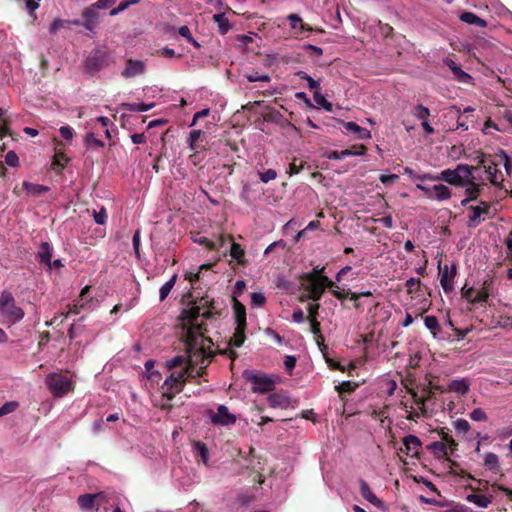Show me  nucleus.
I'll return each instance as SVG.
<instances>
[{"instance_id":"nucleus-62","label":"nucleus","mask_w":512,"mask_h":512,"mask_svg":"<svg viewBox=\"0 0 512 512\" xmlns=\"http://www.w3.org/2000/svg\"><path fill=\"white\" fill-rule=\"evenodd\" d=\"M251 303L253 306L262 307L266 303V297L261 292H253L251 294Z\"/></svg>"},{"instance_id":"nucleus-33","label":"nucleus","mask_w":512,"mask_h":512,"mask_svg":"<svg viewBox=\"0 0 512 512\" xmlns=\"http://www.w3.org/2000/svg\"><path fill=\"white\" fill-rule=\"evenodd\" d=\"M210 363V360H208L205 364L198 365L195 368H184L187 378L195 379L203 377L206 374V369Z\"/></svg>"},{"instance_id":"nucleus-18","label":"nucleus","mask_w":512,"mask_h":512,"mask_svg":"<svg viewBox=\"0 0 512 512\" xmlns=\"http://www.w3.org/2000/svg\"><path fill=\"white\" fill-rule=\"evenodd\" d=\"M360 484V494L364 499H366L368 502L376 506L377 508L383 507V501L380 500L370 489L369 485L366 481L363 479L359 480Z\"/></svg>"},{"instance_id":"nucleus-24","label":"nucleus","mask_w":512,"mask_h":512,"mask_svg":"<svg viewBox=\"0 0 512 512\" xmlns=\"http://www.w3.org/2000/svg\"><path fill=\"white\" fill-rule=\"evenodd\" d=\"M97 496V494H83L78 497L77 502L82 510L92 511L97 509L95 504Z\"/></svg>"},{"instance_id":"nucleus-15","label":"nucleus","mask_w":512,"mask_h":512,"mask_svg":"<svg viewBox=\"0 0 512 512\" xmlns=\"http://www.w3.org/2000/svg\"><path fill=\"white\" fill-rule=\"evenodd\" d=\"M146 71V65L141 60L128 59L126 63L125 69L122 71L121 75L124 78H133L138 75L144 74Z\"/></svg>"},{"instance_id":"nucleus-5","label":"nucleus","mask_w":512,"mask_h":512,"mask_svg":"<svg viewBox=\"0 0 512 512\" xmlns=\"http://www.w3.org/2000/svg\"><path fill=\"white\" fill-rule=\"evenodd\" d=\"M243 377L253 385V392L263 394L271 392L275 388V381L265 374H257L255 371L245 370Z\"/></svg>"},{"instance_id":"nucleus-19","label":"nucleus","mask_w":512,"mask_h":512,"mask_svg":"<svg viewBox=\"0 0 512 512\" xmlns=\"http://www.w3.org/2000/svg\"><path fill=\"white\" fill-rule=\"evenodd\" d=\"M403 445L405 447L406 454L414 457L419 453L421 441L417 436L408 435L403 438Z\"/></svg>"},{"instance_id":"nucleus-20","label":"nucleus","mask_w":512,"mask_h":512,"mask_svg":"<svg viewBox=\"0 0 512 512\" xmlns=\"http://www.w3.org/2000/svg\"><path fill=\"white\" fill-rule=\"evenodd\" d=\"M287 19L290 21V26L293 30H295L297 35L302 34L304 31H312V28L303 22L302 18L295 13L289 14Z\"/></svg>"},{"instance_id":"nucleus-61","label":"nucleus","mask_w":512,"mask_h":512,"mask_svg":"<svg viewBox=\"0 0 512 512\" xmlns=\"http://www.w3.org/2000/svg\"><path fill=\"white\" fill-rule=\"evenodd\" d=\"M71 22L72 21H69V20L55 19L49 27V32L51 34L55 35L59 29H61L65 26V24H71Z\"/></svg>"},{"instance_id":"nucleus-27","label":"nucleus","mask_w":512,"mask_h":512,"mask_svg":"<svg viewBox=\"0 0 512 512\" xmlns=\"http://www.w3.org/2000/svg\"><path fill=\"white\" fill-rule=\"evenodd\" d=\"M233 310H234V316H235L236 324L247 325V322H246V308L236 298H233Z\"/></svg>"},{"instance_id":"nucleus-64","label":"nucleus","mask_w":512,"mask_h":512,"mask_svg":"<svg viewBox=\"0 0 512 512\" xmlns=\"http://www.w3.org/2000/svg\"><path fill=\"white\" fill-rule=\"evenodd\" d=\"M469 417L474 421H486L488 419L485 411L481 408H475L470 414Z\"/></svg>"},{"instance_id":"nucleus-37","label":"nucleus","mask_w":512,"mask_h":512,"mask_svg":"<svg viewBox=\"0 0 512 512\" xmlns=\"http://www.w3.org/2000/svg\"><path fill=\"white\" fill-rule=\"evenodd\" d=\"M194 451L200 457L201 461L207 465L209 461V450L205 443L197 441L194 443Z\"/></svg>"},{"instance_id":"nucleus-23","label":"nucleus","mask_w":512,"mask_h":512,"mask_svg":"<svg viewBox=\"0 0 512 512\" xmlns=\"http://www.w3.org/2000/svg\"><path fill=\"white\" fill-rule=\"evenodd\" d=\"M470 388V383L466 379H456L452 380L448 384V390L455 392L461 396H464L468 393Z\"/></svg>"},{"instance_id":"nucleus-36","label":"nucleus","mask_w":512,"mask_h":512,"mask_svg":"<svg viewBox=\"0 0 512 512\" xmlns=\"http://www.w3.org/2000/svg\"><path fill=\"white\" fill-rule=\"evenodd\" d=\"M447 65L449 66V68L451 69V71L453 72V74L457 77V79L461 82H467L468 79L471 78V76L464 72L460 66H458L453 60L449 59L447 61Z\"/></svg>"},{"instance_id":"nucleus-58","label":"nucleus","mask_w":512,"mask_h":512,"mask_svg":"<svg viewBox=\"0 0 512 512\" xmlns=\"http://www.w3.org/2000/svg\"><path fill=\"white\" fill-rule=\"evenodd\" d=\"M193 241L199 245L205 246L208 250H215L217 248V244L215 242L204 236L195 237Z\"/></svg>"},{"instance_id":"nucleus-10","label":"nucleus","mask_w":512,"mask_h":512,"mask_svg":"<svg viewBox=\"0 0 512 512\" xmlns=\"http://www.w3.org/2000/svg\"><path fill=\"white\" fill-rule=\"evenodd\" d=\"M417 188L421 190L427 198L438 201L447 200L452 195L451 190L444 184H437L433 186L417 184Z\"/></svg>"},{"instance_id":"nucleus-48","label":"nucleus","mask_w":512,"mask_h":512,"mask_svg":"<svg viewBox=\"0 0 512 512\" xmlns=\"http://www.w3.org/2000/svg\"><path fill=\"white\" fill-rule=\"evenodd\" d=\"M296 76H298L300 79L306 80L310 90H314V91L320 90L319 82L314 80L306 72H304V71H297L296 72Z\"/></svg>"},{"instance_id":"nucleus-34","label":"nucleus","mask_w":512,"mask_h":512,"mask_svg":"<svg viewBox=\"0 0 512 512\" xmlns=\"http://www.w3.org/2000/svg\"><path fill=\"white\" fill-rule=\"evenodd\" d=\"M466 500L468 502L474 503L475 505H477L478 507H481V508L488 507V505L492 502L491 498H489L485 495L476 494V493L467 495Z\"/></svg>"},{"instance_id":"nucleus-3","label":"nucleus","mask_w":512,"mask_h":512,"mask_svg":"<svg viewBox=\"0 0 512 512\" xmlns=\"http://www.w3.org/2000/svg\"><path fill=\"white\" fill-rule=\"evenodd\" d=\"M0 315L6 323H16L21 321L25 313L23 309L16 305L13 294L8 291H2L0 295Z\"/></svg>"},{"instance_id":"nucleus-55","label":"nucleus","mask_w":512,"mask_h":512,"mask_svg":"<svg viewBox=\"0 0 512 512\" xmlns=\"http://www.w3.org/2000/svg\"><path fill=\"white\" fill-rule=\"evenodd\" d=\"M356 387L357 384L352 383L350 381H344L338 386H336V389L339 392V394L342 395L344 393H352L356 389Z\"/></svg>"},{"instance_id":"nucleus-4","label":"nucleus","mask_w":512,"mask_h":512,"mask_svg":"<svg viewBox=\"0 0 512 512\" xmlns=\"http://www.w3.org/2000/svg\"><path fill=\"white\" fill-rule=\"evenodd\" d=\"M188 380L185 370L179 373L172 372L164 381L162 389V398L172 401L176 394L182 392L186 381Z\"/></svg>"},{"instance_id":"nucleus-49","label":"nucleus","mask_w":512,"mask_h":512,"mask_svg":"<svg viewBox=\"0 0 512 512\" xmlns=\"http://www.w3.org/2000/svg\"><path fill=\"white\" fill-rule=\"evenodd\" d=\"M489 291L486 287H482L476 290L475 296H473V304H485L489 298Z\"/></svg>"},{"instance_id":"nucleus-7","label":"nucleus","mask_w":512,"mask_h":512,"mask_svg":"<svg viewBox=\"0 0 512 512\" xmlns=\"http://www.w3.org/2000/svg\"><path fill=\"white\" fill-rule=\"evenodd\" d=\"M49 390L56 397L65 395L71 388V381L61 374H49L46 378Z\"/></svg>"},{"instance_id":"nucleus-8","label":"nucleus","mask_w":512,"mask_h":512,"mask_svg":"<svg viewBox=\"0 0 512 512\" xmlns=\"http://www.w3.org/2000/svg\"><path fill=\"white\" fill-rule=\"evenodd\" d=\"M100 23V13L98 8L91 4L82 12V21L72 20L71 24L79 26L82 25L86 30L94 32L97 25Z\"/></svg>"},{"instance_id":"nucleus-9","label":"nucleus","mask_w":512,"mask_h":512,"mask_svg":"<svg viewBox=\"0 0 512 512\" xmlns=\"http://www.w3.org/2000/svg\"><path fill=\"white\" fill-rule=\"evenodd\" d=\"M499 165V159L495 154L489 155L488 162L483 166V169L487 174L488 181L496 187H502V183L504 181L503 174L498 169Z\"/></svg>"},{"instance_id":"nucleus-29","label":"nucleus","mask_w":512,"mask_h":512,"mask_svg":"<svg viewBox=\"0 0 512 512\" xmlns=\"http://www.w3.org/2000/svg\"><path fill=\"white\" fill-rule=\"evenodd\" d=\"M484 465L488 470L494 473H498L500 471L499 458L495 453H486L484 457Z\"/></svg>"},{"instance_id":"nucleus-59","label":"nucleus","mask_w":512,"mask_h":512,"mask_svg":"<svg viewBox=\"0 0 512 512\" xmlns=\"http://www.w3.org/2000/svg\"><path fill=\"white\" fill-rule=\"evenodd\" d=\"M405 286L407 288V293L408 294H412V293L416 292L420 288L421 281L418 278H413L412 277V278H410V279H408L406 281Z\"/></svg>"},{"instance_id":"nucleus-60","label":"nucleus","mask_w":512,"mask_h":512,"mask_svg":"<svg viewBox=\"0 0 512 512\" xmlns=\"http://www.w3.org/2000/svg\"><path fill=\"white\" fill-rule=\"evenodd\" d=\"M246 78L249 82H269L271 80L268 74H259L258 72H252L246 75Z\"/></svg>"},{"instance_id":"nucleus-53","label":"nucleus","mask_w":512,"mask_h":512,"mask_svg":"<svg viewBox=\"0 0 512 512\" xmlns=\"http://www.w3.org/2000/svg\"><path fill=\"white\" fill-rule=\"evenodd\" d=\"M18 407L19 403L17 401L6 402L4 405L0 407V417L15 412L18 409Z\"/></svg>"},{"instance_id":"nucleus-40","label":"nucleus","mask_w":512,"mask_h":512,"mask_svg":"<svg viewBox=\"0 0 512 512\" xmlns=\"http://www.w3.org/2000/svg\"><path fill=\"white\" fill-rule=\"evenodd\" d=\"M68 162V158L63 152H58L54 155L52 160V169L54 171H61L66 166V163Z\"/></svg>"},{"instance_id":"nucleus-2","label":"nucleus","mask_w":512,"mask_h":512,"mask_svg":"<svg viewBox=\"0 0 512 512\" xmlns=\"http://www.w3.org/2000/svg\"><path fill=\"white\" fill-rule=\"evenodd\" d=\"M334 282L328 277L316 278L314 274H303L300 277V290L303 292L299 298L301 302L306 300L319 301L326 288H333Z\"/></svg>"},{"instance_id":"nucleus-51","label":"nucleus","mask_w":512,"mask_h":512,"mask_svg":"<svg viewBox=\"0 0 512 512\" xmlns=\"http://www.w3.org/2000/svg\"><path fill=\"white\" fill-rule=\"evenodd\" d=\"M305 164L306 163L304 161L294 158L293 161L289 164L287 173L290 176L299 174L304 169Z\"/></svg>"},{"instance_id":"nucleus-21","label":"nucleus","mask_w":512,"mask_h":512,"mask_svg":"<svg viewBox=\"0 0 512 512\" xmlns=\"http://www.w3.org/2000/svg\"><path fill=\"white\" fill-rule=\"evenodd\" d=\"M204 137L205 134L201 130H192L187 140L190 150L205 149Z\"/></svg>"},{"instance_id":"nucleus-47","label":"nucleus","mask_w":512,"mask_h":512,"mask_svg":"<svg viewBox=\"0 0 512 512\" xmlns=\"http://www.w3.org/2000/svg\"><path fill=\"white\" fill-rule=\"evenodd\" d=\"M314 101L326 111L331 112L333 109L332 103L328 102L326 98L321 94L320 90L314 91Z\"/></svg>"},{"instance_id":"nucleus-28","label":"nucleus","mask_w":512,"mask_h":512,"mask_svg":"<svg viewBox=\"0 0 512 512\" xmlns=\"http://www.w3.org/2000/svg\"><path fill=\"white\" fill-rule=\"evenodd\" d=\"M427 449L430 450L437 458H445L448 457V448L444 442L435 441L427 446Z\"/></svg>"},{"instance_id":"nucleus-30","label":"nucleus","mask_w":512,"mask_h":512,"mask_svg":"<svg viewBox=\"0 0 512 512\" xmlns=\"http://www.w3.org/2000/svg\"><path fill=\"white\" fill-rule=\"evenodd\" d=\"M53 249L48 242H42L38 252L39 261L43 264H48L51 261Z\"/></svg>"},{"instance_id":"nucleus-6","label":"nucleus","mask_w":512,"mask_h":512,"mask_svg":"<svg viewBox=\"0 0 512 512\" xmlns=\"http://www.w3.org/2000/svg\"><path fill=\"white\" fill-rule=\"evenodd\" d=\"M468 210L470 213L467 219V227L476 228L486 220V216H489L491 205L490 203L481 200L477 205H470Z\"/></svg>"},{"instance_id":"nucleus-42","label":"nucleus","mask_w":512,"mask_h":512,"mask_svg":"<svg viewBox=\"0 0 512 512\" xmlns=\"http://www.w3.org/2000/svg\"><path fill=\"white\" fill-rule=\"evenodd\" d=\"M496 157H498L499 163L503 164V166L505 168V171H506V174L508 176H511V173H512V161H511V158L508 156V154L504 150L500 149L496 153Z\"/></svg>"},{"instance_id":"nucleus-39","label":"nucleus","mask_w":512,"mask_h":512,"mask_svg":"<svg viewBox=\"0 0 512 512\" xmlns=\"http://www.w3.org/2000/svg\"><path fill=\"white\" fill-rule=\"evenodd\" d=\"M344 127L347 131L351 132V133H354V134H358L359 138H365V137H369L370 136V133L368 130H366L365 128H362L360 127L357 123L355 122H346L344 124Z\"/></svg>"},{"instance_id":"nucleus-50","label":"nucleus","mask_w":512,"mask_h":512,"mask_svg":"<svg viewBox=\"0 0 512 512\" xmlns=\"http://www.w3.org/2000/svg\"><path fill=\"white\" fill-rule=\"evenodd\" d=\"M178 33L180 36L184 37L189 43H191L195 48H200V44L192 36L188 26H185V25L181 26L178 29Z\"/></svg>"},{"instance_id":"nucleus-52","label":"nucleus","mask_w":512,"mask_h":512,"mask_svg":"<svg viewBox=\"0 0 512 512\" xmlns=\"http://www.w3.org/2000/svg\"><path fill=\"white\" fill-rule=\"evenodd\" d=\"M412 113L417 119L422 121L427 120V118L430 116V110L426 106H423L422 104H418L413 109Z\"/></svg>"},{"instance_id":"nucleus-32","label":"nucleus","mask_w":512,"mask_h":512,"mask_svg":"<svg viewBox=\"0 0 512 512\" xmlns=\"http://www.w3.org/2000/svg\"><path fill=\"white\" fill-rule=\"evenodd\" d=\"M213 20L218 25V32L225 35L231 28L228 18L224 13L214 14Z\"/></svg>"},{"instance_id":"nucleus-31","label":"nucleus","mask_w":512,"mask_h":512,"mask_svg":"<svg viewBox=\"0 0 512 512\" xmlns=\"http://www.w3.org/2000/svg\"><path fill=\"white\" fill-rule=\"evenodd\" d=\"M23 189L31 196H39L47 192L49 187L25 181L23 182Z\"/></svg>"},{"instance_id":"nucleus-35","label":"nucleus","mask_w":512,"mask_h":512,"mask_svg":"<svg viewBox=\"0 0 512 512\" xmlns=\"http://www.w3.org/2000/svg\"><path fill=\"white\" fill-rule=\"evenodd\" d=\"M477 170V166L467 165V164H458L454 171L462 178L472 179L475 176L473 172Z\"/></svg>"},{"instance_id":"nucleus-13","label":"nucleus","mask_w":512,"mask_h":512,"mask_svg":"<svg viewBox=\"0 0 512 512\" xmlns=\"http://www.w3.org/2000/svg\"><path fill=\"white\" fill-rule=\"evenodd\" d=\"M219 244L223 246L225 241L228 240L231 242L230 247V255L233 259L237 261L239 265H245V251L239 243H236L231 235H220L219 236Z\"/></svg>"},{"instance_id":"nucleus-22","label":"nucleus","mask_w":512,"mask_h":512,"mask_svg":"<svg viewBox=\"0 0 512 512\" xmlns=\"http://www.w3.org/2000/svg\"><path fill=\"white\" fill-rule=\"evenodd\" d=\"M246 327H247V325H244V324H236L234 334L229 341L230 346L239 348L244 344V342L246 340V335H245Z\"/></svg>"},{"instance_id":"nucleus-63","label":"nucleus","mask_w":512,"mask_h":512,"mask_svg":"<svg viewBox=\"0 0 512 512\" xmlns=\"http://www.w3.org/2000/svg\"><path fill=\"white\" fill-rule=\"evenodd\" d=\"M276 177L277 172L274 169H268L259 173V178L263 183H268L269 181L274 180Z\"/></svg>"},{"instance_id":"nucleus-38","label":"nucleus","mask_w":512,"mask_h":512,"mask_svg":"<svg viewBox=\"0 0 512 512\" xmlns=\"http://www.w3.org/2000/svg\"><path fill=\"white\" fill-rule=\"evenodd\" d=\"M155 106L154 103H123L122 107L131 112H146Z\"/></svg>"},{"instance_id":"nucleus-11","label":"nucleus","mask_w":512,"mask_h":512,"mask_svg":"<svg viewBox=\"0 0 512 512\" xmlns=\"http://www.w3.org/2000/svg\"><path fill=\"white\" fill-rule=\"evenodd\" d=\"M439 274H440V283L445 293H450L454 290V278L457 274V268L455 264H452L451 267L448 265H444L443 267L439 263Z\"/></svg>"},{"instance_id":"nucleus-12","label":"nucleus","mask_w":512,"mask_h":512,"mask_svg":"<svg viewBox=\"0 0 512 512\" xmlns=\"http://www.w3.org/2000/svg\"><path fill=\"white\" fill-rule=\"evenodd\" d=\"M107 65V54L104 51L96 50L85 60L87 72L94 74Z\"/></svg>"},{"instance_id":"nucleus-46","label":"nucleus","mask_w":512,"mask_h":512,"mask_svg":"<svg viewBox=\"0 0 512 512\" xmlns=\"http://www.w3.org/2000/svg\"><path fill=\"white\" fill-rule=\"evenodd\" d=\"M424 323L427 329H429L435 337L440 331V325L438 319L435 316L429 315L424 318Z\"/></svg>"},{"instance_id":"nucleus-57","label":"nucleus","mask_w":512,"mask_h":512,"mask_svg":"<svg viewBox=\"0 0 512 512\" xmlns=\"http://www.w3.org/2000/svg\"><path fill=\"white\" fill-rule=\"evenodd\" d=\"M409 393L411 394L414 402L418 405L422 414H425V412H426L425 403L428 401V398L418 396L417 392L414 390H409Z\"/></svg>"},{"instance_id":"nucleus-25","label":"nucleus","mask_w":512,"mask_h":512,"mask_svg":"<svg viewBox=\"0 0 512 512\" xmlns=\"http://www.w3.org/2000/svg\"><path fill=\"white\" fill-rule=\"evenodd\" d=\"M267 400L269 405L273 408H287L290 405V399L286 395L280 393L270 394Z\"/></svg>"},{"instance_id":"nucleus-56","label":"nucleus","mask_w":512,"mask_h":512,"mask_svg":"<svg viewBox=\"0 0 512 512\" xmlns=\"http://www.w3.org/2000/svg\"><path fill=\"white\" fill-rule=\"evenodd\" d=\"M454 428L457 433L465 434L469 431L470 424L467 420L460 418L454 422Z\"/></svg>"},{"instance_id":"nucleus-45","label":"nucleus","mask_w":512,"mask_h":512,"mask_svg":"<svg viewBox=\"0 0 512 512\" xmlns=\"http://www.w3.org/2000/svg\"><path fill=\"white\" fill-rule=\"evenodd\" d=\"M5 110L0 108V141L7 135H11V131L8 127L9 120L4 117Z\"/></svg>"},{"instance_id":"nucleus-54","label":"nucleus","mask_w":512,"mask_h":512,"mask_svg":"<svg viewBox=\"0 0 512 512\" xmlns=\"http://www.w3.org/2000/svg\"><path fill=\"white\" fill-rule=\"evenodd\" d=\"M184 363H187V358L183 355H177L168 360L166 366L168 369H173L182 366Z\"/></svg>"},{"instance_id":"nucleus-1","label":"nucleus","mask_w":512,"mask_h":512,"mask_svg":"<svg viewBox=\"0 0 512 512\" xmlns=\"http://www.w3.org/2000/svg\"><path fill=\"white\" fill-rule=\"evenodd\" d=\"M188 305L182 309L179 319L187 353L185 368H195L208 360L211 362L215 356L214 343L205 334L208 332L207 322L217 320L221 312L216 309L215 300L208 296L193 298Z\"/></svg>"},{"instance_id":"nucleus-14","label":"nucleus","mask_w":512,"mask_h":512,"mask_svg":"<svg viewBox=\"0 0 512 512\" xmlns=\"http://www.w3.org/2000/svg\"><path fill=\"white\" fill-rule=\"evenodd\" d=\"M211 422L214 425L230 426L235 424L236 417L229 412L225 405H220L217 408V413L212 414Z\"/></svg>"},{"instance_id":"nucleus-43","label":"nucleus","mask_w":512,"mask_h":512,"mask_svg":"<svg viewBox=\"0 0 512 512\" xmlns=\"http://www.w3.org/2000/svg\"><path fill=\"white\" fill-rule=\"evenodd\" d=\"M177 280V275L174 274L172 278L167 281L165 284H163L159 291V300L162 302L164 301L169 293L171 292L172 288L174 287Z\"/></svg>"},{"instance_id":"nucleus-16","label":"nucleus","mask_w":512,"mask_h":512,"mask_svg":"<svg viewBox=\"0 0 512 512\" xmlns=\"http://www.w3.org/2000/svg\"><path fill=\"white\" fill-rule=\"evenodd\" d=\"M485 184L483 182H478L476 177L472 179H466L465 185V195L470 197V199L477 200L480 196Z\"/></svg>"},{"instance_id":"nucleus-41","label":"nucleus","mask_w":512,"mask_h":512,"mask_svg":"<svg viewBox=\"0 0 512 512\" xmlns=\"http://www.w3.org/2000/svg\"><path fill=\"white\" fill-rule=\"evenodd\" d=\"M489 155L490 154H485L481 150H476L472 154L467 156V158L470 159L473 162H476L477 163V169H478L479 167L483 168V166L488 162Z\"/></svg>"},{"instance_id":"nucleus-17","label":"nucleus","mask_w":512,"mask_h":512,"mask_svg":"<svg viewBox=\"0 0 512 512\" xmlns=\"http://www.w3.org/2000/svg\"><path fill=\"white\" fill-rule=\"evenodd\" d=\"M435 179L447 182L450 185L461 187L465 185V178L460 177L454 169L443 170L438 177Z\"/></svg>"},{"instance_id":"nucleus-44","label":"nucleus","mask_w":512,"mask_h":512,"mask_svg":"<svg viewBox=\"0 0 512 512\" xmlns=\"http://www.w3.org/2000/svg\"><path fill=\"white\" fill-rule=\"evenodd\" d=\"M448 115H450L451 118H454V117L457 118V127H456V129L461 128L464 131L468 130V124L466 122L460 120L461 109L459 107H457L455 105L451 106L449 108Z\"/></svg>"},{"instance_id":"nucleus-26","label":"nucleus","mask_w":512,"mask_h":512,"mask_svg":"<svg viewBox=\"0 0 512 512\" xmlns=\"http://www.w3.org/2000/svg\"><path fill=\"white\" fill-rule=\"evenodd\" d=\"M459 18L461 21L469 25H474L481 28L487 26V22L484 19L480 18L479 16L472 12H463Z\"/></svg>"}]
</instances>
